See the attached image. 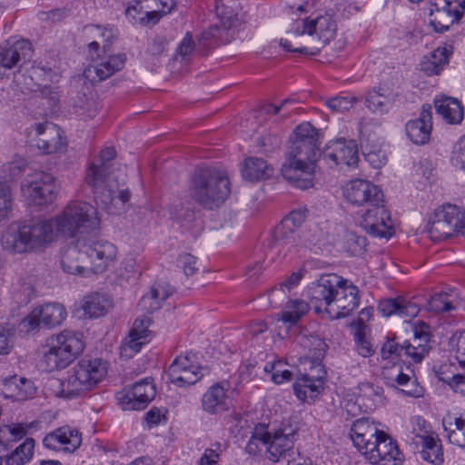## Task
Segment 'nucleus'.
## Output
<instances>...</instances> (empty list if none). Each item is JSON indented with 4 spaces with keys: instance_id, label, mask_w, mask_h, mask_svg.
Returning <instances> with one entry per match:
<instances>
[{
    "instance_id": "34",
    "label": "nucleus",
    "mask_w": 465,
    "mask_h": 465,
    "mask_svg": "<svg viewBox=\"0 0 465 465\" xmlns=\"http://www.w3.org/2000/svg\"><path fill=\"white\" fill-rule=\"evenodd\" d=\"M173 292L172 287L166 282H156L147 295H143L139 302L142 310L153 312L161 308L162 302Z\"/></svg>"
},
{
    "instance_id": "48",
    "label": "nucleus",
    "mask_w": 465,
    "mask_h": 465,
    "mask_svg": "<svg viewBox=\"0 0 465 465\" xmlns=\"http://www.w3.org/2000/svg\"><path fill=\"white\" fill-rule=\"evenodd\" d=\"M378 429L373 421L370 420L368 418H361L356 420L351 428L350 437L352 442H362V438H359L361 436H364L365 434L374 432V430Z\"/></svg>"
},
{
    "instance_id": "47",
    "label": "nucleus",
    "mask_w": 465,
    "mask_h": 465,
    "mask_svg": "<svg viewBox=\"0 0 465 465\" xmlns=\"http://www.w3.org/2000/svg\"><path fill=\"white\" fill-rule=\"evenodd\" d=\"M218 15L220 16L221 24L223 28H221L219 25H214L209 28V30L205 33H203V37L204 39L213 38L220 40L222 39V32L223 30H228L231 27L235 25V21L237 20V16L233 15H225L223 13H220L218 11Z\"/></svg>"
},
{
    "instance_id": "15",
    "label": "nucleus",
    "mask_w": 465,
    "mask_h": 465,
    "mask_svg": "<svg viewBox=\"0 0 465 465\" xmlns=\"http://www.w3.org/2000/svg\"><path fill=\"white\" fill-rule=\"evenodd\" d=\"M203 376L202 368L193 353L177 356L168 368V377L177 387L195 384Z\"/></svg>"
},
{
    "instance_id": "5",
    "label": "nucleus",
    "mask_w": 465,
    "mask_h": 465,
    "mask_svg": "<svg viewBox=\"0 0 465 465\" xmlns=\"http://www.w3.org/2000/svg\"><path fill=\"white\" fill-rule=\"evenodd\" d=\"M116 152L114 147H106L90 163L85 173V182L92 187L94 199L104 207L114 203L118 198L122 203L130 200L127 190L118 192L121 182L115 173L114 158Z\"/></svg>"
},
{
    "instance_id": "56",
    "label": "nucleus",
    "mask_w": 465,
    "mask_h": 465,
    "mask_svg": "<svg viewBox=\"0 0 465 465\" xmlns=\"http://www.w3.org/2000/svg\"><path fill=\"white\" fill-rule=\"evenodd\" d=\"M41 422L38 420H34L28 423H17L13 424L9 431L15 439H21L25 436L29 431L35 430H39Z\"/></svg>"
},
{
    "instance_id": "10",
    "label": "nucleus",
    "mask_w": 465,
    "mask_h": 465,
    "mask_svg": "<svg viewBox=\"0 0 465 465\" xmlns=\"http://www.w3.org/2000/svg\"><path fill=\"white\" fill-rule=\"evenodd\" d=\"M107 365L102 359H82L71 371L70 375L60 382L62 394L73 398L94 390L106 376Z\"/></svg>"
},
{
    "instance_id": "9",
    "label": "nucleus",
    "mask_w": 465,
    "mask_h": 465,
    "mask_svg": "<svg viewBox=\"0 0 465 465\" xmlns=\"http://www.w3.org/2000/svg\"><path fill=\"white\" fill-rule=\"evenodd\" d=\"M84 349L83 334L63 331L46 340L43 346L42 364L45 371H54L70 364Z\"/></svg>"
},
{
    "instance_id": "43",
    "label": "nucleus",
    "mask_w": 465,
    "mask_h": 465,
    "mask_svg": "<svg viewBox=\"0 0 465 465\" xmlns=\"http://www.w3.org/2000/svg\"><path fill=\"white\" fill-rule=\"evenodd\" d=\"M444 431L450 443L465 449V419L455 418L454 422L443 421Z\"/></svg>"
},
{
    "instance_id": "36",
    "label": "nucleus",
    "mask_w": 465,
    "mask_h": 465,
    "mask_svg": "<svg viewBox=\"0 0 465 465\" xmlns=\"http://www.w3.org/2000/svg\"><path fill=\"white\" fill-rule=\"evenodd\" d=\"M435 109L449 124H459L463 119V107L456 98L442 97L436 99Z\"/></svg>"
},
{
    "instance_id": "30",
    "label": "nucleus",
    "mask_w": 465,
    "mask_h": 465,
    "mask_svg": "<svg viewBox=\"0 0 465 465\" xmlns=\"http://www.w3.org/2000/svg\"><path fill=\"white\" fill-rule=\"evenodd\" d=\"M430 107L423 106L419 118L406 124L407 136L413 143L424 144L430 140L432 129Z\"/></svg>"
},
{
    "instance_id": "33",
    "label": "nucleus",
    "mask_w": 465,
    "mask_h": 465,
    "mask_svg": "<svg viewBox=\"0 0 465 465\" xmlns=\"http://www.w3.org/2000/svg\"><path fill=\"white\" fill-rule=\"evenodd\" d=\"M356 403L363 412L374 411L381 403L383 390L369 382L361 383L358 387Z\"/></svg>"
},
{
    "instance_id": "23",
    "label": "nucleus",
    "mask_w": 465,
    "mask_h": 465,
    "mask_svg": "<svg viewBox=\"0 0 465 465\" xmlns=\"http://www.w3.org/2000/svg\"><path fill=\"white\" fill-rule=\"evenodd\" d=\"M81 432L70 426L57 428L47 433L43 439V445L45 449L66 454L74 453L81 446Z\"/></svg>"
},
{
    "instance_id": "51",
    "label": "nucleus",
    "mask_w": 465,
    "mask_h": 465,
    "mask_svg": "<svg viewBox=\"0 0 465 465\" xmlns=\"http://www.w3.org/2000/svg\"><path fill=\"white\" fill-rule=\"evenodd\" d=\"M401 358L411 360L415 363L420 362L426 355L424 348L411 344V341H405L402 343Z\"/></svg>"
},
{
    "instance_id": "57",
    "label": "nucleus",
    "mask_w": 465,
    "mask_h": 465,
    "mask_svg": "<svg viewBox=\"0 0 465 465\" xmlns=\"http://www.w3.org/2000/svg\"><path fill=\"white\" fill-rule=\"evenodd\" d=\"M178 265L183 268L186 276L194 274L198 267L196 266V257L190 253H183L178 257Z\"/></svg>"
},
{
    "instance_id": "28",
    "label": "nucleus",
    "mask_w": 465,
    "mask_h": 465,
    "mask_svg": "<svg viewBox=\"0 0 465 465\" xmlns=\"http://www.w3.org/2000/svg\"><path fill=\"white\" fill-rule=\"evenodd\" d=\"M125 60L126 56L124 54L109 55L101 59V61L95 64L88 66L84 70V74L86 79L93 83L104 81L114 73L122 70Z\"/></svg>"
},
{
    "instance_id": "62",
    "label": "nucleus",
    "mask_w": 465,
    "mask_h": 465,
    "mask_svg": "<svg viewBox=\"0 0 465 465\" xmlns=\"http://www.w3.org/2000/svg\"><path fill=\"white\" fill-rule=\"evenodd\" d=\"M13 348V334L12 332L0 326V354H8Z\"/></svg>"
},
{
    "instance_id": "11",
    "label": "nucleus",
    "mask_w": 465,
    "mask_h": 465,
    "mask_svg": "<svg viewBox=\"0 0 465 465\" xmlns=\"http://www.w3.org/2000/svg\"><path fill=\"white\" fill-rule=\"evenodd\" d=\"M465 212L454 204L437 208L430 217L427 232L431 241L440 242L463 233Z\"/></svg>"
},
{
    "instance_id": "16",
    "label": "nucleus",
    "mask_w": 465,
    "mask_h": 465,
    "mask_svg": "<svg viewBox=\"0 0 465 465\" xmlns=\"http://www.w3.org/2000/svg\"><path fill=\"white\" fill-rule=\"evenodd\" d=\"M361 226L374 237L389 238L394 233L393 222L383 203H373L366 208Z\"/></svg>"
},
{
    "instance_id": "63",
    "label": "nucleus",
    "mask_w": 465,
    "mask_h": 465,
    "mask_svg": "<svg viewBox=\"0 0 465 465\" xmlns=\"http://www.w3.org/2000/svg\"><path fill=\"white\" fill-rule=\"evenodd\" d=\"M285 364L278 361L277 368L272 376V381L276 384H282L285 381H289L292 380V373L289 370L284 368Z\"/></svg>"
},
{
    "instance_id": "60",
    "label": "nucleus",
    "mask_w": 465,
    "mask_h": 465,
    "mask_svg": "<svg viewBox=\"0 0 465 465\" xmlns=\"http://www.w3.org/2000/svg\"><path fill=\"white\" fill-rule=\"evenodd\" d=\"M381 431V430L376 429L372 433L361 436L360 438H362V442H353L354 446L363 456H365V450H369V449L374 448V440L380 437Z\"/></svg>"
},
{
    "instance_id": "64",
    "label": "nucleus",
    "mask_w": 465,
    "mask_h": 465,
    "mask_svg": "<svg viewBox=\"0 0 465 465\" xmlns=\"http://www.w3.org/2000/svg\"><path fill=\"white\" fill-rule=\"evenodd\" d=\"M35 448V440L27 438L22 444H20L14 451H17L18 456L27 462L33 456Z\"/></svg>"
},
{
    "instance_id": "26",
    "label": "nucleus",
    "mask_w": 465,
    "mask_h": 465,
    "mask_svg": "<svg viewBox=\"0 0 465 465\" xmlns=\"http://www.w3.org/2000/svg\"><path fill=\"white\" fill-rule=\"evenodd\" d=\"M316 371L317 374L302 373L296 378L293 383V391L299 400L307 401L314 400L319 395L322 389L326 371L323 366H317Z\"/></svg>"
},
{
    "instance_id": "19",
    "label": "nucleus",
    "mask_w": 465,
    "mask_h": 465,
    "mask_svg": "<svg viewBox=\"0 0 465 465\" xmlns=\"http://www.w3.org/2000/svg\"><path fill=\"white\" fill-rule=\"evenodd\" d=\"M268 438L265 443L266 457L272 462H279L294 454L295 430L291 426L268 430Z\"/></svg>"
},
{
    "instance_id": "55",
    "label": "nucleus",
    "mask_w": 465,
    "mask_h": 465,
    "mask_svg": "<svg viewBox=\"0 0 465 465\" xmlns=\"http://www.w3.org/2000/svg\"><path fill=\"white\" fill-rule=\"evenodd\" d=\"M12 194L6 183H0V222L4 220L11 209Z\"/></svg>"
},
{
    "instance_id": "32",
    "label": "nucleus",
    "mask_w": 465,
    "mask_h": 465,
    "mask_svg": "<svg viewBox=\"0 0 465 465\" xmlns=\"http://www.w3.org/2000/svg\"><path fill=\"white\" fill-rule=\"evenodd\" d=\"M396 94L390 88L379 86L370 91L366 96V106L375 114H383L392 107Z\"/></svg>"
},
{
    "instance_id": "1",
    "label": "nucleus",
    "mask_w": 465,
    "mask_h": 465,
    "mask_svg": "<svg viewBox=\"0 0 465 465\" xmlns=\"http://www.w3.org/2000/svg\"><path fill=\"white\" fill-rule=\"evenodd\" d=\"M318 139L317 130L308 122L298 125L293 132L281 172L285 180L299 189L313 186L315 163L322 161V154Z\"/></svg>"
},
{
    "instance_id": "45",
    "label": "nucleus",
    "mask_w": 465,
    "mask_h": 465,
    "mask_svg": "<svg viewBox=\"0 0 465 465\" xmlns=\"http://www.w3.org/2000/svg\"><path fill=\"white\" fill-rule=\"evenodd\" d=\"M161 5L162 10L145 11L144 16H139V23L146 25H155L163 15L170 13L175 5L174 0H157V6Z\"/></svg>"
},
{
    "instance_id": "6",
    "label": "nucleus",
    "mask_w": 465,
    "mask_h": 465,
    "mask_svg": "<svg viewBox=\"0 0 465 465\" xmlns=\"http://www.w3.org/2000/svg\"><path fill=\"white\" fill-rule=\"evenodd\" d=\"M54 238L51 222L34 219L10 224L1 237V243L5 250L21 254L42 250Z\"/></svg>"
},
{
    "instance_id": "53",
    "label": "nucleus",
    "mask_w": 465,
    "mask_h": 465,
    "mask_svg": "<svg viewBox=\"0 0 465 465\" xmlns=\"http://www.w3.org/2000/svg\"><path fill=\"white\" fill-rule=\"evenodd\" d=\"M257 143L264 152L268 153L279 148L282 143V139L277 133L268 132L261 135Z\"/></svg>"
},
{
    "instance_id": "3",
    "label": "nucleus",
    "mask_w": 465,
    "mask_h": 465,
    "mask_svg": "<svg viewBox=\"0 0 465 465\" xmlns=\"http://www.w3.org/2000/svg\"><path fill=\"white\" fill-rule=\"evenodd\" d=\"M337 25L330 14L313 19H295L280 45L287 52L316 55L336 35Z\"/></svg>"
},
{
    "instance_id": "18",
    "label": "nucleus",
    "mask_w": 465,
    "mask_h": 465,
    "mask_svg": "<svg viewBox=\"0 0 465 465\" xmlns=\"http://www.w3.org/2000/svg\"><path fill=\"white\" fill-rule=\"evenodd\" d=\"M31 44L25 39L10 37L0 45V79L7 77L9 72L21 66L31 55Z\"/></svg>"
},
{
    "instance_id": "24",
    "label": "nucleus",
    "mask_w": 465,
    "mask_h": 465,
    "mask_svg": "<svg viewBox=\"0 0 465 465\" xmlns=\"http://www.w3.org/2000/svg\"><path fill=\"white\" fill-rule=\"evenodd\" d=\"M345 198L356 205H365L366 208L373 203H383V193L375 184L365 180H353L344 188Z\"/></svg>"
},
{
    "instance_id": "49",
    "label": "nucleus",
    "mask_w": 465,
    "mask_h": 465,
    "mask_svg": "<svg viewBox=\"0 0 465 465\" xmlns=\"http://www.w3.org/2000/svg\"><path fill=\"white\" fill-rule=\"evenodd\" d=\"M430 327L425 322H421L419 325L414 328V337L411 341V344H415L416 346L424 348L426 351V355L430 351Z\"/></svg>"
},
{
    "instance_id": "46",
    "label": "nucleus",
    "mask_w": 465,
    "mask_h": 465,
    "mask_svg": "<svg viewBox=\"0 0 465 465\" xmlns=\"http://www.w3.org/2000/svg\"><path fill=\"white\" fill-rule=\"evenodd\" d=\"M297 342L304 347H308L311 356L316 360H319L324 356L326 344L324 341L317 336H311L304 341V334L302 333L298 339Z\"/></svg>"
},
{
    "instance_id": "25",
    "label": "nucleus",
    "mask_w": 465,
    "mask_h": 465,
    "mask_svg": "<svg viewBox=\"0 0 465 465\" xmlns=\"http://www.w3.org/2000/svg\"><path fill=\"white\" fill-rule=\"evenodd\" d=\"M416 421L420 428V432H415L413 441L418 447H420V453L421 458L430 463H441L443 461V451L440 440L428 433V430H425L426 422L423 419L417 417Z\"/></svg>"
},
{
    "instance_id": "38",
    "label": "nucleus",
    "mask_w": 465,
    "mask_h": 465,
    "mask_svg": "<svg viewBox=\"0 0 465 465\" xmlns=\"http://www.w3.org/2000/svg\"><path fill=\"white\" fill-rule=\"evenodd\" d=\"M150 324L151 319L146 315L135 319L133 327L129 331V341L127 342V346L134 352H138L142 346L148 342V327Z\"/></svg>"
},
{
    "instance_id": "59",
    "label": "nucleus",
    "mask_w": 465,
    "mask_h": 465,
    "mask_svg": "<svg viewBox=\"0 0 465 465\" xmlns=\"http://www.w3.org/2000/svg\"><path fill=\"white\" fill-rule=\"evenodd\" d=\"M400 391L403 395L412 398H420L424 394V389L420 385L416 377H411V381Z\"/></svg>"
},
{
    "instance_id": "29",
    "label": "nucleus",
    "mask_w": 465,
    "mask_h": 465,
    "mask_svg": "<svg viewBox=\"0 0 465 465\" xmlns=\"http://www.w3.org/2000/svg\"><path fill=\"white\" fill-rule=\"evenodd\" d=\"M201 401L203 410L212 415L227 411L231 406L227 389L221 382L210 386L203 393Z\"/></svg>"
},
{
    "instance_id": "31",
    "label": "nucleus",
    "mask_w": 465,
    "mask_h": 465,
    "mask_svg": "<svg viewBox=\"0 0 465 465\" xmlns=\"http://www.w3.org/2000/svg\"><path fill=\"white\" fill-rule=\"evenodd\" d=\"M378 310L385 317L394 314L403 318H414L420 312L419 305L404 298L381 301Z\"/></svg>"
},
{
    "instance_id": "41",
    "label": "nucleus",
    "mask_w": 465,
    "mask_h": 465,
    "mask_svg": "<svg viewBox=\"0 0 465 465\" xmlns=\"http://www.w3.org/2000/svg\"><path fill=\"white\" fill-rule=\"evenodd\" d=\"M311 307L312 308L311 301L307 303L302 300H291L286 303L279 320L291 327L295 325Z\"/></svg>"
},
{
    "instance_id": "14",
    "label": "nucleus",
    "mask_w": 465,
    "mask_h": 465,
    "mask_svg": "<svg viewBox=\"0 0 465 465\" xmlns=\"http://www.w3.org/2000/svg\"><path fill=\"white\" fill-rule=\"evenodd\" d=\"M49 173H37L26 178L21 190L28 204L42 206L53 202L55 185Z\"/></svg>"
},
{
    "instance_id": "42",
    "label": "nucleus",
    "mask_w": 465,
    "mask_h": 465,
    "mask_svg": "<svg viewBox=\"0 0 465 465\" xmlns=\"http://www.w3.org/2000/svg\"><path fill=\"white\" fill-rule=\"evenodd\" d=\"M454 291L440 292L433 294L428 302L427 308L435 313L449 312L455 309L454 306Z\"/></svg>"
},
{
    "instance_id": "44",
    "label": "nucleus",
    "mask_w": 465,
    "mask_h": 465,
    "mask_svg": "<svg viewBox=\"0 0 465 465\" xmlns=\"http://www.w3.org/2000/svg\"><path fill=\"white\" fill-rule=\"evenodd\" d=\"M268 439V426L263 423L256 424L246 444L245 451L252 456L257 455L261 451L260 443L265 446Z\"/></svg>"
},
{
    "instance_id": "13",
    "label": "nucleus",
    "mask_w": 465,
    "mask_h": 465,
    "mask_svg": "<svg viewBox=\"0 0 465 465\" xmlns=\"http://www.w3.org/2000/svg\"><path fill=\"white\" fill-rule=\"evenodd\" d=\"M64 306L59 302H49L35 307L21 322L20 327L28 332L36 330L40 325L54 328L60 325L66 318Z\"/></svg>"
},
{
    "instance_id": "7",
    "label": "nucleus",
    "mask_w": 465,
    "mask_h": 465,
    "mask_svg": "<svg viewBox=\"0 0 465 465\" xmlns=\"http://www.w3.org/2000/svg\"><path fill=\"white\" fill-rule=\"evenodd\" d=\"M55 236L75 237L78 233H88L99 229L101 218L91 203L84 201H71L63 212L54 219Z\"/></svg>"
},
{
    "instance_id": "40",
    "label": "nucleus",
    "mask_w": 465,
    "mask_h": 465,
    "mask_svg": "<svg viewBox=\"0 0 465 465\" xmlns=\"http://www.w3.org/2000/svg\"><path fill=\"white\" fill-rule=\"evenodd\" d=\"M451 49V45L438 47L433 51L430 57L421 64V70L428 75L440 74L443 67L449 63Z\"/></svg>"
},
{
    "instance_id": "2",
    "label": "nucleus",
    "mask_w": 465,
    "mask_h": 465,
    "mask_svg": "<svg viewBox=\"0 0 465 465\" xmlns=\"http://www.w3.org/2000/svg\"><path fill=\"white\" fill-rule=\"evenodd\" d=\"M358 288L335 274L322 275L308 289L311 305L316 313H326L330 319L350 315L359 305Z\"/></svg>"
},
{
    "instance_id": "50",
    "label": "nucleus",
    "mask_w": 465,
    "mask_h": 465,
    "mask_svg": "<svg viewBox=\"0 0 465 465\" xmlns=\"http://www.w3.org/2000/svg\"><path fill=\"white\" fill-rule=\"evenodd\" d=\"M357 101L354 96H335L328 99L325 104L332 112H345L350 110Z\"/></svg>"
},
{
    "instance_id": "52",
    "label": "nucleus",
    "mask_w": 465,
    "mask_h": 465,
    "mask_svg": "<svg viewBox=\"0 0 465 465\" xmlns=\"http://www.w3.org/2000/svg\"><path fill=\"white\" fill-rule=\"evenodd\" d=\"M88 30L101 38L104 51L110 47L113 39L116 36V29L114 27L103 28L100 25H91L88 27Z\"/></svg>"
},
{
    "instance_id": "20",
    "label": "nucleus",
    "mask_w": 465,
    "mask_h": 465,
    "mask_svg": "<svg viewBox=\"0 0 465 465\" xmlns=\"http://www.w3.org/2000/svg\"><path fill=\"white\" fill-rule=\"evenodd\" d=\"M322 161L331 168L340 164L354 166L359 161L358 146L354 140L343 138L331 141L322 154Z\"/></svg>"
},
{
    "instance_id": "21",
    "label": "nucleus",
    "mask_w": 465,
    "mask_h": 465,
    "mask_svg": "<svg viewBox=\"0 0 465 465\" xmlns=\"http://www.w3.org/2000/svg\"><path fill=\"white\" fill-rule=\"evenodd\" d=\"M307 209H296L292 211L276 226L273 232V247H293L297 244V230L305 221Z\"/></svg>"
},
{
    "instance_id": "58",
    "label": "nucleus",
    "mask_w": 465,
    "mask_h": 465,
    "mask_svg": "<svg viewBox=\"0 0 465 465\" xmlns=\"http://www.w3.org/2000/svg\"><path fill=\"white\" fill-rule=\"evenodd\" d=\"M402 343L396 342L394 339L388 340L381 349L382 359H390L393 356L401 358Z\"/></svg>"
},
{
    "instance_id": "35",
    "label": "nucleus",
    "mask_w": 465,
    "mask_h": 465,
    "mask_svg": "<svg viewBox=\"0 0 465 465\" xmlns=\"http://www.w3.org/2000/svg\"><path fill=\"white\" fill-rule=\"evenodd\" d=\"M6 397L16 401H26L34 397L36 388L31 380L14 376L5 383Z\"/></svg>"
},
{
    "instance_id": "4",
    "label": "nucleus",
    "mask_w": 465,
    "mask_h": 465,
    "mask_svg": "<svg viewBox=\"0 0 465 465\" xmlns=\"http://www.w3.org/2000/svg\"><path fill=\"white\" fill-rule=\"evenodd\" d=\"M116 247L106 240L78 239L62 256L64 272L85 275L103 272L116 257Z\"/></svg>"
},
{
    "instance_id": "22",
    "label": "nucleus",
    "mask_w": 465,
    "mask_h": 465,
    "mask_svg": "<svg viewBox=\"0 0 465 465\" xmlns=\"http://www.w3.org/2000/svg\"><path fill=\"white\" fill-rule=\"evenodd\" d=\"M374 448L365 450V459L374 465H400L401 453L394 441L384 431L374 440Z\"/></svg>"
},
{
    "instance_id": "12",
    "label": "nucleus",
    "mask_w": 465,
    "mask_h": 465,
    "mask_svg": "<svg viewBox=\"0 0 465 465\" xmlns=\"http://www.w3.org/2000/svg\"><path fill=\"white\" fill-rule=\"evenodd\" d=\"M430 25L437 33L447 31L460 21L465 10V0H430Z\"/></svg>"
},
{
    "instance_id": "37",
    "label": "nucleus",
    "mask_w": 465,
    "mask_h": 465,
    "mask_svg": "<svg viewBox=\"0 0 465 465\" xmlns=\"http://www.w3.org/2000/svg\"><path fill=\"white\" fill-rule=\"evenodd\" d=\"M242 174L245 180L257 182L271 177L273 174V168L262 158L250 157L244 162Z\"/></svg>"
},
{
    "instance_id": "17",
    "label": "nucleus",
    "mask_w": 465,
    "mask_h": 465,
    "mask_svg": "<svg viewBox=\"0 0 465 465\" xmlns=\"http://www.w3.org/2000/svg\"><path fill=\"white\" fill-rule=\"evenodd\" d=\"M155 387L151 378H145L133 384V386L117 393L118 404L124 411L143 410L154 399Z\"/></svg>"
},
{
    "instance_id": "61",
    "label": "nucleus",
    "mask_w": 465,
    "mask_h": 465,
    "mask_svg": "<svg viewBox=\"0 0 465 465\" xmlns=\"http://www.w3.org/2000/svg\"><path fill=\"white\" fill-rule=\"evenodd\" d=\"M439 379L448 383L456 392L465 394V376L454 374L451 377H440Z\"/></svg>"
},
{
    "instance_id": "39",
    "label": "nucleus",
    "mask_w": 465,
    "mask_h": 465,
    "mask_svg": "<svg viewBox=\"0 0 465 465\" xmlns=\"http://www.w3.org/2000/svg\"><path fill=\"white\" fill-rule=\"evenodd\" d=\"M111 306V300L104 294L91 293L87 295L82 304V308L90 318H98L104 315Z\"/></svg>"
},
{
    "instance_id": "8",
    "label": "nucleus",
    "mask_w": 465,
    "mask_h": 465,
    "mask_svg": "<svg viewBox=\"0 0 465 465\" xmlns=\"http://www.w3.org/2000/svg\"><path fill=\"white\" fill-rule=\"evenodd\" d=\"M227 173L215 168H202L192 179L191 196L207 209L219 207L231 193Z\"/></svg>"
},
{
    "instance_id": "27",
    "label": "nucleus",
    "mask_w": 465,
    "mask_h": 465,
    "mask_svg": "<svg viewBox=\"0 0 465 465\" xmlns=\"http://www.w3.org/2000/svg\"><path fill=\"white\" fill-rule=\"evenodd\" d=\"M36 146L44 153H54L65 146L61 129L52 123L36 124Z\"/></svg>"
},
{
    "instance_id": "54",
    "label": "nucleus",
    "mask_w": 465,
    "mask_h": 465,
    "mask_svg": "<svg viewBox=\"0 0 465 465\" xmlns=\"http://www.w3.org/2000/svg\"><path fill=\"white\" fill-rule=\"evenodd\" d=\"M354 341L358 353L362 357H370L374 353L371 342L365 338L364 333L361 328H359L354 333Z\"/></svg>"
}]
</instances>
